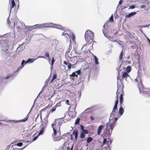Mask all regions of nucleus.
I'll use <instances>...</instances> for the list:
<instances>
[{"mask_svg": "<svg viewBox=\"0 0 150 150\" xmlns=\"http://www.w3.org/2000/svg\"><path fill=\"white\" fill-rule=\"evenodd\" d=\"M123 89V86H121L120 85L118 86L117 89L116 93L117 98L116 100H117L118 102V96H120V103H121V104L123 103V96L124 95V94Z\"/></svg>", "mask_w": 150, "mask_h": 150, "instance_id": "nucleus-1", "label": "nucleus"}, {"mask_svg": "<svg viewBox=\"0 0 150 150\" xmlns=\"http://www.w3.org/2000/svg\"><path fill=\"white\" fill-rule=\"evenodd\" d=\"M94 33L91 30H88L86 31L85 35V38L86 40L88 39L93 40Z\"/></svg>", "mask_w": 150, "mask_h": 150, "instance_id": "nucleus-2", "label": "nucleus"}, {"mask_svg": "<svg viewBox=\"0 0 150 150\" xmlns=\"http://www.w3.org/2000/svg\"><path fill=\"white\" fill-rule=\"evenodd\" d=\"M118 104V101L117 100H116L115 105L113 108L112 112L110 114V119H111V118H113L114 117L116 116V114L117 113V105Z\"/></svg>", "mask_w": 150, "mask_h": 150, "instance_id": "nucleus-3", "label": "nucleus"}, {"mask_svg": "<svg viewBox=\"0 0 150 150\" xmlns=\"http://www.w3.org/2000/svg\"><path fill=\"white\" fill-rule=\"evenodd\" d=\"M52 127L53 128L54 131V134L55 135L57 133V131L59 130L60 131V127L54 121V123L52 124Z\"/></svg>", "mask_w": 150, "mask_h": 150, "instance_id": "nucleus-4", "label": "nucleus"}, {"mask_svg": "<svg viewBox=\"0 0 150 150\" xmlns=\"http://www.w3.org/2000/svg\"><path fill=\"white\" fill-rule=\"evenodd\" d=\"M110 119V123L109 124V127L111 129V132L113 130L115 126V124L116 122L118 120V118L117 117H115L114 119V120H112Z\"/></svg>", "mask_w": 150, "mask_h": 150, "instance_id": "nucleus-5", "label": "nucleus"}, {"mask_svg": "<svg viewBox=\"0 0 150 150\" xmlns=\"http://www.w3.org/2000/svg\"><path fill=\"white\" fill-rule=\"evenodd\" d=\"M78 135V131L77 130L75 129L72 132V134L71 135L70 139L71 140H73V135H75V140H76L77 139V137Z\"/></svg>", "mask_w": 150, "mask_h": 150, "instance_id": "nucleus-6", "label": "nucleus"}, {"mask_svg": "<svg viewBox=\"0 0 150 150\" xmlns=\"http://www.w3.org/2000/svg\"><path fill=\"white\" fill-rule=\"evenodd\" d=\"M9 4L10 6V11H11V9L14 7L16 6V4L14 0H9Z\"/></svg>", "mask_w": 150, "mask_h": 150, "instance_id": "nucleus-7", "label": "nucleus"}, {"mask_svg": "<svg viewBox=\"0 0 150 150\" xmlns=\"http://www.w3.org/2000/svg\"><path fill=\"white\" fill-rule=\"evenodd\" d=\"M55 121L59 126V127H60L61 126L64 122V120L62 118L56 119L55 120Z\"/></svg>", "mask_w": 150, "mask_h": 150, "instance_id": "nucleus-8", "label": "nucleus"}, {"mask_svg": "<svg viewBox=\"0 0 150 150\" xmlns=\"http://www.w3.org/2000/svg\"><path fill=\"white\" fill-rule=\"evenodd\" d=\"M122 79H125L126 80L128 77H129V75L128 73L127 72H123L122 73Z\"/></svg>", "mask_w": 150, "mask_h": 150, "instance_id": "nucleus-9", "label": "nucleus"}, {"mask_svg": "<svg viewBox=\"0 0 150 150\" xmlns=\"http://www.w3.org/2000/svg\"><path fill=\"white\" fill-rule=\"evenodd\" d=\"M142 2H139L138 4L139 5V6H136V7L138 8L139 9L142 8H145V7H146V5H147L148 3H146V4H142Z\"/></svg>", "mask_w": 150, "mask_h": 150, "instance_id": "nucleus-10", "label": "nucleus"}, {"mask_svg": "<svg viewBox=\"0 0 150 150\" xmlns=\"http://www.w3.org/2000/svg\"><path fill=\"white\" fill-rule=\"evenodd\" d=\"M109 21H107L106 23H105L104 24V25H103V29L102 31H103V32L104 35L105 36H106V34L105 32V26L108 27V25H109Z\"/></svg>", "mask_w": 150, "mask_h": 150, "instance_id": "nucleus-11", "label": "nucleus"}, {"mask_svg": "<svg viewBox=\"0 0 150 150\" xmlns=\"http://www.w3.org/2000/svg\"><path fill=\"white\" fill-rule=\"evenodd\" d=\"M68 62H69L68 61L67 62L65 61H64L63 63L66 65H67V64H68V69L69 70H70L71 68V64L70 63H68Z\"/></svg>", "mask_w": 150, "mask_h": 150, "instance_id": "nucleus-12", "label": "nucleus"}, {"mask_svg": "<svg viewBox=\"0 0 150 150\" xmlns=\"http://www.w3.org/2000/svg\"><path fill=\"white\" fill-rule=\"evenodd\" d=\"M123 103H122L121 104L120 103V107L119 109V113L120 115H122L124 111V109L122 107V104Z\"/></svg>", "mask_w": 150, "mask_h": 150, "instance_id": "nucleus-13", "label": "nucleus"}, {"mask_svg": "<svg viewBox=\"0 0 150 150\" xmlns=\"http://www.w3.org/2000/svg\"><path fill=\"white\" fill-rule=\"evenodd\" d=\"M104 128V126L103 125H100L98 128V131H97V134L99 135L101 132V130Z\"/></svg>", "mask_w": 150, "mask_h": 150, "instance_id": "nucleus-14", "label": "nucleus"}, {"mask_svg": "<svg viewBox=\"0 0 150 150\" xmlns=\"http://www.w3.org/2000/svg\"><path fill=\"white\" fill-rule=\"evenodd\" d=\"M52 135L54 137V140L55 141H59L62 139L61 136H56V134L54 135V133Z\"/></svg>", "mask_w": 150, "mask_h": 150, "instance_id": "nucleus-15", "label": "nucleus"}, {"mask_svg": "<svg viewBox=\"0 0 150 150\" xmlns=\"http://www.w3.org/2000/svg\"><path fill=\"white\" fill-rule=\"evenodd\" d=\"M41 126H42V127H41V130L40 131L39 133L38 134V136H39L43 134L44 131V129L46 127H45L44 126H42V125Z\"/></svg>", "mask_w": 150, "mask_h": 150, "instance_id": "nucleus-16", "label": "nucleus"}, {"mask_svg": "<svg viewBox=\"0 0 150 150\" xmlns=\"http://www.w3.org/2000/svg\"><path fill=\"white\" fill-rule=\"evenodd\" d=\"M136 14V13L135 12H132L131 13H129L128 15H126L125 16L126 18H129L133 15H135Z\"/></svg>", "mask_w": 150, "mask_h": 150, "instance_id": "nucleus-17", "label": "nucleus"}, {"mask_svg": "<svg viewBox=\"0 0 150 150\" xmlns=\"http://www.w3.org/2000/svg\"><path fill=\"white\" fill-rule=\"evenodd\" d=\"M62 35L64 36L65 38L68 40L69 38V34L68 33H66L65 31H64L62 34Z\"/></svg>", "mask_w": 150, "mask_h": 150, "instance_id": "nucleus-18", "label": "nucleus"}, {"mask_svg": "<svg viewBox=\"0 0 150 150\" xmlns=\"http://www.w3.org/2000/svg\"><path fill=\"white\" fill-rule=\"evenodd\" d=\"M32 60V59H29L27 61L25 62V60H23L21 62V64L22 66H24L25 65V63L26 64L28 62H30V61Z\"/></svg>", "mask_w": 150, "mask_h": 150, "instance_id": "nucleus-19", "label": "nucleus"}, {"mask_svg": "<svg viewBox=\"0 0 150 150\" xmlns=\"http://www.w3.org/2000/svg\"><path fill=\"white\" fill-rule=\"evenodd\" d=\"M56 107H55L54 106L53 107L52 109H50L48 115L52 113H53L56 110Z\"/></svg>", "mask_w": 150, "mask_h": 150, "instance_id": "nucleus-20", "label": "nucleus"}, {"mask_svg": "<svg viewBox=\"0 0 150 150\" xmlns=\"http://www.w3.org/2000/svg\"><path fill=\"white\" fill-rule=\"evenodd\" d=\"M131 70V67L128 66L126 68L125 72H127L129 73L130 72Z\"/></svg>", "mask_w": 150, "mask_h": 150, "instance_id": "nucleus-21", "label": "nucleus"}, {"mask_svg": "<svg viewBox=\"0 0 150 150\" xmlns=\"http://www.w3.org/2000/svg\"><path fill=\"white\" fill-rule=\"evenodd\" d=\"M93 140V138L91 137H89L87 138L86 139V142L88 143L91 142Z\"/></svg>", "mask_w": 150, "mask_h": 150, "instance_id": "nucleus-22", "label": "nucleus"}, {"mask_svg": "<svg viewBox=\"0 0 150 150\" xmlns=\"http://www.w3.org/2000/svg\"><path fill=\"white\" fill-rule=\"evenodd\" d=\"M103 150H111L109 146V145L108 144V145L107 147H105L103 149Z\"/></svg>", "mask_w": 150, "mask_h": 150, "instance_id": "nucleus-23", "label": "nucleus"}, {"mask_svg": "<svg viewBox=\"0 0 150 150\" xmlns=\"http://www.w3.org/2000/svg\"><path fill=\"white\" fill-rule=\"evenodd\" d=\"M57 77V75L56 74H54L53 76L52 79L50 81V83H52L53 81L56 79Z\"/></svg>", "mask_w": 150, "mask_h": 150, "instance_id": "nucleus-24", "label": "nucleus"}, {"mask_svg": "<svg viewBox=\"0 0 150 150\" xmlns=\"http://www.w3.org/2000/svg\"><path fill=\"white\" fill-rule=\"evenodd\" d=\"M47 109V108L45 107L43 109H41V110L39 112L40 113V117L41 118L42 117V114H41V112Z\"/></svg>", "mask_w": 150, "mask_h": 150, "instance_id": "nucleus-25", "label": "nucleus"}, {"mask_svg": "<svg viewBox=\"0 0 150 150\" xmlns=\"http://www.w3.org/2000/svg\"><path fill=\"white\" fill-rule=\"evenodd\" d=\"M85 134L83 133V132H81V134H80V138H84L85 137Z\"/></svg>", "mask_w": 150, "mask_h": 150, "instance_id": "nucleus-26", "label": "nucleus"}, {"mask_svg": "<svg viewBox=\"0 0 150 150\" xmlns=\"http://www.w3.org/2000/svg\"><path fill=\"white\" fill-rule=\"evenodd\" d=\"M123 56V51L122 50L119 56V59L120 60H121L122 59Z\"/></svg>", "mask_w": 150, "mask_h": 150, "instance_id": "nucleus-27", "label": "nucleus"}, {"mask_svg": "<svg viewBox=\"0 0 150 150\" xmlns=\"http://www.w3.org/2000/svg\"><path fill=\"white\" fill-rule=\"evenodd\" d=\"M94 57L95 60V63L96 64H98L99 63V62L98 61V59L95 56H94Z\"/></svg>", "mask_w": 150, "mask_h": 150, "instance_id": "nucleus-28", "label": "nucleus"}, {"mask_svg": "<svg viewBox=\"0 0 150 150\" xmlns=\"http://www.w3.org/2000/svg\"><path fill=\"white\" fill-rule=\"evenodd\" d=\"M80 119L79 118H78L76 120L75 124V125H77L79 124V123Z\"/></svg>", "mask_w": 150, "mask_h": 150, "instance_id": "nucleus-29", "label": "nucleus"}, {"mask_svg": "<svg viewBox=\"0 0 150 150\" xmlns=\"http://www.w3.org/2000/svg\"><path fill=\"white\" fill-rule=\"evenodd\" d=\"M71 38L73 41H74L75 40V37L74 34H72L71 35Z\"/></svg>", "mask_w": 150, "mask_h": 150, "instance_id": "nucleus-30", "label": "nucleus"}, {"mask_svg": "<svg viewBox=\"0 0 150 150\" xmlns=\"http://www.w3.org/2000/svg\"><path fill=\"white\" fill-rule=\"evenodd\" d=\"M45 58H49L50 57L49 56V54L48 52H46L45 54Z\"/></svg>", "mask_w": 150, "mask_h": 150, "instance_id": "nucleus-31", "label": "nucleus"}, {"mask_svg": "<svg viewBox=\"0 0 150 150\" xmlns=\"http://www.w3.org/2000/svg\"><path fill=\"white\" fill-rule=\"evenodd\" d=\"M61 106L60 102H59L56 104L54 106L57 108L58 107H60Z\"/></svg>", "mask_w": 150, "mask_h": 150, "instance_id": "nucleus-32", "label": "nucleus"}, {"mask_svg": "<svg viewBox=\"0 0 150 150\" xmlns=\"http://www.w3.org/2000/svg\"><path fill=\"white\" fill-rule=\"evenodd\" d=\"M109 21L111 22H112L114 21L113 19V15H112L111 16H110V18L109 19Z\"/></svg>", "mask_w": 150, "mask_h": 150, "instance_id": "nucleus-33", "label": "nucleus"}, {"mask_svg": "<svg viewBox=\"0 0 150 150\" xmlns=\"http://www.w3.org/2000/svg\"><path fill=\"white\" fill-rule=\"evenodd\" d=\"M39 136H38V135L37 136H35L33 137L32 140L31 142H33L34 141H35L38 137Z\"/></svg>", "mask_w": 150, "mask_h": 150, "instance_id": "nucleus-34", "label": "nucleus"}, {"mask_svg": "<svg viewBox=\"0 0 150 150\" xmlns=\"http://www.w3.org/2000/svg\"><path fill=\"white\" fill-rule=\"evenodd\" d=\"M107 142V139L106 138H104L103 139V144L104 145ZM108 142H109L108 141H107L108 143V144L109 143Z\"/></svg>", "mask_w": 150, "mask_h": 150, "instance_id": "nucleus-35", "label": "nucleus"}, {"mask_svg": "<svg viewBox=\"0 0 150 150\" xmlns=\"http://www.w3.org/2000/svg\"><path fill=\"white\" fill-rule=\"evenodd\" d=\"M83 132L85 134H88V130L87 129H84L83 131Z\"/></svg>", "mask_w": 150, "mask_h": 150, "instance_id": "nucleus-36", "label": "nucleus"}, {"mask_svg": "<svg viewBox=\"0 0 150 150\" xmlns=\"http://www.w3.org/2000/svg\"><path fill=\"white\" fill-rule=\"evenodd\" d=\"M55 59H54V57L52 58V61H51V65L52 66V67L53 66V64L54 62H55Z\"/></svg>", "mask_w": 150, "mask_h": 150, "instance_id": "nucleus-37", "label": "nucleus"}, {"mask_svg": "<svg viewBox=\"0 0 150 150\" xmlns=\"http://www.w3.org/2000/svg\"><path fill=\"white\" fill-rule=\"evenodd\" d=\"M129 9H134L135 8V5H133L131 6H129Z\"/></svg>", "mask_w": 150, "mask_h": 150, "instance_id": "nucleus-38", "label": "nucleus"}, {"mask_svg": "<svg viewBox=\"0 0 150 150\" xmlns=\"http://www.w3.org/2000/svg\"><path fill=\"white\" fill-rule=\"evenodd\" d=\"M17 146H21L23 145V143L21 142H19L18 143L16 144Z\"/></svg>", "mask_w": 150, "mask_h": 150, "instance_id": "nucleus-39", "label": "nucleus"}, {"mask_svg": "<svg viewBox=\"0 0 150 150\" xmlns=\"http://www.w3.org/2000/svg\"><path fill=\"white\" fill-rule=\"evenodd\" d=\"M28 119V117L27 116H26L24 119L21 120V122H25L26 121H27V120Z\"/></svg>", "mask_w": 150, "mask_h": 150, "instance_id": "nucleus-40", "label": "nucleus"}, {"mask_svg": "<svg viewBox=\"0 0 150 150\" xmlns=\"http://www.w3.org/2000/svg\"><path fill=\"white\" fill-rule=\"evenodd\" d=\"M70 76L73 77H74L76 76V77H77V75H76L75 73L74 72H73L71 75H70Z\"/></svg>", "mask_w": 150, "mask_h": 150, "instance_id": "nucleus-41", "label": "nucleus"}, {"mask_svg": "<svg viewBox=\"0 0 150 150\" xmlns=\"http://www.w3.org/2000/svg\"><path fill=\"white\" fill-rule=\"evenodd\" d=\"M78 74H80L81 73V71L80 70H79L76 72Z\"/></svg>", "mask_w": 150, "mask_h": 150, "instance_id": "nucleus-42", "label": "nucleus"}, {"mask_svg": "<svg viewBox=\"0 0 150 150\" xmlns=\"http://www.w3.org/2000/svg\"><path fill=\"white\" fill-rule=\"evenodd\" d=\"M11 77V76L8 75L7 76L6 78H3V79H7Z\"/></svg>", "mask_w": 150, "mask_h": 150, "instance_id": "nucleus-43", "label": "nucleus"}, {"mask_svg": "<svg viewBox=\"0 0 150 150\" xmlns=\"http://www.w3.org/2000/svg\"><path fill=\"white\" fill-rule=\"evenodd\" d=\"M23 67V66L21 65V66L19 67L17 69V71H19L20 69H22Z\"/></svg>", "mask_w": 150, "mask_h": 150, "instance_id": "nucleus-44", "label": "nucleus"}, {"mask_svg": "<svg viewBox=\"0 0 150 150\" xmlns=\"http://www.w3.org/2000/svg\"><path fill=\"white\" fill-rule=\"evenodd\" d=\"M65 103L68 105H70V104L69 103V101L68 100H66V101L65 102Z\"/></svg>", "mask_w": 150, "mask_h": 150, "instance_id": "nucleus-45", "label": "nucleus"}, {"mask_svg": "<svg viewBox=\"0 0 150 150\" xmlns=\"http://www.w3.org/2000/svg\"><path fill=\"white\" fill-rule=\"evenodd\" d=\"M107 126L106 128V131H109L110 129L109 128V127H108V124H107Z\"/></svg>", "mask_w": 150, "mask_h": 150, "instance_id": "nucleus-46", "label": "nucleus"}, {"mask_svg": "<svg viewBox=\"0 0 150 150\" xmlns=\"http://www.w3.org/2000/svg\"><path fill=\"white\" fill-rule=\"evenodd\" d=\"M90 119L91 121H93L94 120V117L92 116H91L90 117Z\"/></svg>", "mask_w": 150, "mask_h": 150, "instance_id": "nucleus-47", "label": "nucleus"}, {"mask_svg": "<svg viewBox=\"0 0 150 150\" xmlns=\"http://www.w3.org/2000/svg\"><path fill=\"white\" fill-rule=\"evenodd\" d=\"M122 0H120L119 1V5H120L122 4Z\"/></svg>", "mask_w": 150, "mask_h": 150, "instance_id": "nucleus-48", "label": "nucleus"}, {"mask_svg": "<svg viewBox=\"0 0 150 150\" xmlns=\"http://www.w3.org/2000/svg\"><path fill=\"white\" fill-rule=\"evenodd\" d=\"M80 127H81V129L83 131V130H84V129L83 126V125H81L80 126Z\"/></svg>", "mask_w": 150, "mask_h": 150, "instance_id": "nucleus-49", "label": "nucleus"}, {"mask_svg": "<svg viewBox=\"0 0 150 150\" xmlns=\"http://www.w3.org/2000/svg\"><path fill=\"white\" fill-rule=\"evenodd\" d=\"M51 105H50L49 104L47 106H46L45 107L47 108V109L49 108H50V107H51Z\"/></svg>", "mask_w": 150, "mask_h": 150, "instance_id": "nucleus-50", "label": "nucleus"}, {"mask_svg": "<svg viewBox=\"0 0 150 150\" xmlns=\"http://www.w3.org/2000/svg\"><path fill=\"white\" fill-rule=\"evenodd\" d=\"M21 27H20L18 26H17L16 27V29L18 30H20L21 29Z\"/></svg>", "mask_w": 150, "mask_h": 150, "instance_id": "nucleus-51", "label": "nucleus"}, {"mask_svg": "<svg viewBox=\"0 0 150 150\" xmlns=\"http://www.w3.org/2000/svg\"><path fill=\"white\" fill-rule=\"evenodd\" d=\"M124 6V7H123L122 8V9H124V8H127L128 7V6Z\"/></svg>", "mask_w": 150, "mask_h": 150, "instance_id": "nucleus-52", "label": "nucleus"}, {"mask_svg": "<svg viewBox=\"0 0 150 150\" xmlns=\"http://www.w3.org/2000/svg\"><path fill=\"white\" fill-rule=\"evenodd\" d=\"M7 21H8V24L9 25H10V24L11 23V22L9 21V19L8 20H7Z\"/></svg>", "mask_w": 150, "mask_h": 150, "instance_id": "nucleus-53", "label": "nucleus"}, {"mask_svg": "<svg viewBox=\"0 0 150 150\" xmlns=\"http://www.w3.org/2000/svg\"><path fill=\"white\" fill-rule=\"evenodd\" d=\"M39 115H40V114H38V115H37V117L36 118V119L35 120V121H36V120L38 118V117H39Z\"/></svg>", "mask_w": 150, "mask_h": 150, "instance_id": "nucleus-54", "label": "nucleus"}, {"mask_svg": "<svg viewBox=\"0 0 150 150\" xmlns=\"http://www.w3.org/2000/svg\"><path fill=\"white\" fill-rule=\"evenodd\" d=\"M112 140H111V139H110V144H109V145L110 144H111L112 143Z\"/></svg>", "mask_w": 150, "mask_h": 150, "instance_id": "nucleus-55", "label": "nucleus"}, {"mask_svg": "<svg viewBox=\"0 0 150 150\" xmlns=\"http://www.w3.org/2000/svg\"><path fill=\"white\" fill-rule=\"evenodd\" d=\"M39 57H40V58H45V56H40Z\"/></svg>", "mask_w": 150, "mask_h": 150, "instance_id": "nucleus-56", "label": "nucleus"}, {"mask_svg": "<svg viewBox=\"0 0 150 150\" xmlns=\"http://www.w3.org/2000/svg\"><path fill=\"white\" fill-rule=\"evenodd\" d=\"M69 149H70V147L68 146L67 147V150H69Z\"/></svg>", "mask_w": 150, "mask_h": 150, "instance_id": "nucleus-57", "label": "nucleus"}, {"mask_svg": "<svg viewBox=\"0 0 150 150\" xmlns=\"http://www.w3.org/2000/svg\"><path fill=\"white\" fill-rule=\"evenodd\" d=\"M73 146H72V148H71V149L70 150H73Z\"/></svg>", "mask_w": 150, "mask_h": 150, "instance_id": "nucleus-58", "label": "nucleus"}, {"mask_svg": "<svg viewBox=\"0 0 150 150\" xmlns=\"http://www.w3.org/2000/svg\"><path fill=\"white\" fill-rule=\"evenodd\" d=\"M117 79L118 80V79H119V77H117Z\"/></svg>", "mask_w": 150, "mask_h": 150, "instance_id": "nucleus-59", "label": "nucleus"}, {"mask_svg": "<svg viewBox=\"0 0 150 150\" xmlns=\"http://www.w3.org/2000/svg\"><path fill=\"white\" fill-rule=\"evenodd\" d=\"M76 105H75V108H76Z\"/></svg>", "mask_w": 150, "mask_h": 150, "instance_id": "nucleus-60", "label": "nucleus"}, {"mask_svg": "<svg viewBox=\"0 0 150 150\" xmlns=\"http://www.w3.org/2000/svg\"><path fill=\"white\" fill-rule=\"evenodd\" d=\"M148 8H147V9H146V10H148Z\"/></svg>", "mask_w": 150, "mask_h": 150, "instance_id": "nucleus-61", "label": "nucleus"}, {"mask_svg": "<svg viewBox=\"0 0 150 150\" xmlns=\"http://www.w3.org/2000/svg\"><path fill=\"white\" fill-rule=\"evenodd\" d=\"M107 132H106V134H107Z\"/></svg>", "mask_w": 150, "mask_h": 150, "instance_id": "nucleus-62", "label": "nucleus"}]
</instances>
